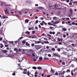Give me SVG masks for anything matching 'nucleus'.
<instances>
[{"mask_svg":"<svg viewBox=\"0 0 77 77\" xmlns=\"http://www.w3.org/2000/svg\"><path fill=\"white\" fill-rule=\"evenodd\" d=\"M35 47L38 50L42 48V46L41 45H36Z\"/></svg>","mask_w":77,"mask_h":77,"instance_id":"f257e3e1","label":"nucleus"},{"mask_svg":"<svg viewBox=\"0 0 77 77\" xmlns=\"http://www.w3.org/2000/svg\"><path fill=\"white\" fill-rule=\"evenodd\" d=\"M3 27H1L0 29V34L2 35V33L3 32Z\"/></svg>","mask_w":77,"mask_h":77,"instance_id":"f03ea898","label":"nucleus"},{"mask_svg":"<svg viewBox=\"0 0 77 77\" xmlns=\"http://www.w3.org/2000/svg\"><path fill=\"white\" fill-rule=\"evenodd\" d=\"M5 14H9L8 9H6V10H5Z\"/></svg>","mask_w":77,"mask_h":77,"instance_id":"7ed1b4c3","label":"nucleus"},{"mask_svg":"<svg viewBox=\"0 0 77 77\" xmlns=\"http://www.w3.org/2000/svg\"><path fill=\"white\" fill-rule=\"evenodd\" d=\"M8 56L11 57H14V55L13 54H11L9 55Z\"/></svg>","mask_w":77,"mask_h":77,"instance_id":"20e7f679","label":"nucleus"},{"mask_svg":"<svg viewBox=\"0 0 77 77\" xmlns=\"http://www.w3.org/2000/svg\"><path fill=\"white\" fill-rule=\"evenodd\" d=\"M42 42V41H35V44H39V43H40Z\"/></svg>","mask_w":77,"mask_h":77,"instance_id":"39448f33","label":"nucleus"},{"mask_svg":"<svg viewBox=\"0 0 77 77\" xmlns=\"http://www.w3.org/2000/svg\"><path fill=\"white\" fill-rule=\"evenodd\" d=\"M65 72H66L65 71H63V72H62L60 73L59 74V75H63L65 74Z\"/></svg>","mask_w":77,"mask_h":77,"instance_id":"423d86ee","label":"nucleus"},{"mask_svg":"<svg viewBox=\"0 0 77 77\" xmlns=\"http://www.w3.org/2000/svg\"><path fill=\"white\" fill-rule=\"evenodd\" d=\"M53 56H56V57L59 56L58 54L57 53H53Z\"/></svg>","mask_w":77,"mask_h":77,"instance_id":"0eeeda50","label":"nucleus"},{"mask_svg":"<svg viewBox=\"0 0 77 77\" xmlns=\"http://www.w3.org/2000/svg\"><path fill=\"white\" fill-rule=\"evenodd\" d=\"M2 51L4 52V53L6 54L8 52V51L7 50H3Z\"/></svg>","mask_w":77,"mask_h":77,"instance_id":"6e6552de","label":"nucleus"},{"mask_svg":"<svg viewBox=\"0 0 77 77\" xmlns=\"http://www.w3.org/2000/svg\"><path fill=\"white\" fill-rule=\"evenodd\" d=\"M70 16L71 17V16H72V9H70Z\"/></svg>","mask_w":77,"mask_h":77,"instance_id":"1a4fd4ad","label":"nucleus"},{"mask_svg":"<svg viewBox=\"0 0 77 77\" xmlns=\"http://www.w3.org/2000/svg\"><path fill=\"white\" fill-rule=\"evenodd\" d=\"M29 56H30V58H31L32 60H34V58L31 54H29Z\"/></svg>","mask_w":77,"mask_h":77,"instance_id":"9d476101","label":"nucleus"},{"mask_svg":"<svg viewBox=\"0 0 77 77\" xmlns=\"http://www.w3.org/2000/svg\"><path fill=\"white\" fill-rule=\"evenodd\" d=\"M37 37L36 35H33V36L31 37V38L34 39V38H37Z\"/></svg>","mask_w":77,"mask_h":77,"instance_id":"9b49d317","label":"nucleus"},{"mask_svg":"<svg viewBox=\"0 0 77 77\" xmlns=\"http://www.w3.org/2000/svg\"><path fill=\"white\" fill-rule=\"evenodd\" d=\"M29 20L28 19H26L25 20V23H28L29 22Z\"/></svg>","mask_w":77,"mask_h":77,"instance_id":"f8f14e48","label":"nucleus"},{"mask_svg":"<svg viewBox=\"0 0 77 77\" xmlns=\"http://www.w3.org/2000/svg\"><path fill=\"white\" fill-rule=\"evenodd\" d=\"M25 33L26 34H27L28 35H29L30 34V32L29 31H26L25 32Z\"/></svg>","mask_w":77,"mask_h":77,"instance_id":"ddd939ff","label":"nucleus"},{"mask_svg":"<svg viewBox=\"0 0 77 77\" xmlns=\"http://www.w3.org/2000/svg\"><path fill=\"white\" fill-rule=\"evenodd\" d=\"M38 8L41 9H44L43 7H38Z\"/></svg>","mask_w":77,"mask_h":77,"instance_id":"4468645a","label":"nucleus"},{"mask_svg":"<svg viewBox=\"0 0 77 77\" xmlns=\"http://www.w3.org/2000/svg\"><path fill=\"white\" fill-rule=\"evenodd\" d=\"M37 69L39 70H41L42 69V67L40 66H38L37 67Z\"/></svg>","mask_w":77,"mask_h":77,"instance_id":"2eb2a0df","label":"nucleus"},{"mask_svg":"<svg viewBox=\"0 0 77 77\" xmlns=\"http://www.w3.org/2000/svg\"><path fill=\"white\" fill-rule=\"evenodd\" d=\"M71 74L72 76H74V73L73 72V70L71 71Z\"/></svg>","mask_w":77,"mask_h":77,"instance_id":"dca6fc26","label":"nucleus"},{"mask_svg":"<svg viewBox=\"0 0 77 77\" xmlns=\"http://www.w3.org/2000/svg\"><path fill=\"white\" fill-rule=\"evenodd\" d=\"M28 29L29 30H31L32 29L33 30L34 29V28L33 27H32V28L31 27L29 28V29Z\"/></svg>","mask_w":77,"mask_h":77,"instance_id":"f3484780","label":"nucleus"},{"mask_svg":"<svg viewBox=\"0 0 77 77\" xmlns=\"http://www.w3.org/2000/svg\"><path fill=\"white\" fill-rule=\"evenodd\" d=\"M51 72L52 73H54V71L52 69H51Z\"/></svg>","mask_w":77,"mask_h":77,"instance_id":"a211bd4d","label":"nucleus"},{"mask_svg":"<svg viewBox=\"0 0 77 77\" xmlns=\"http://www.w3.org/2000/svg\"><path fill=\"white\" fill-rule=\"evenodd\" d=\"M62 30H63V31H66L67 30V29H66V28H63V29H62Z\"/></svg>","mask_w":77,"mask_h":77,"instance_id":"6ab92c4d","label":"nucleus"},{"mask_svg":"<svg viewBox=\"0 0 77 77\" xmlns=\"http://www.w3.org/2000/svg\"><path fill=\"white\" fill-rule=\"evenodd\" d=\"M26 45L27 46H29L30 45L28 43V42H26Z\"/></svg>","mask_w":77,"mask_h":77,"instance_id":"aec40b11","label":"nucleus"},{"mask_svg":"<svg viewBox=\"0 0 77 77\" xmlns=\"http://www.w3.org/2000/svg\"><path fill=\"white\" fill-rule=\"evenodd\" d=\"M32 68L34 70H36L37 69V67L35 66L32 67Z\"/></svg>","mask_w":77,"mask_h":77,"instance_id":"412c9836","label":"nucleus"},{"mask_svg":"<svg viewBox=\"0 0 77 77\" xmlns=\"http://www.w3.org/2000/svg\"><path fill=\"white\" fill-rule=\"evenodd\" d=\"M42 23H44L45 25H46L47 24V23H45V22L44 21H42Z\"/></svg>","mask_w":77,"mask_h":77,"instance_id":"4be33fe9","label":"nucleus"},{"mask_svg":"<svg viewBox=\"0 0 77 77\" xmlns=\"http://www.w3.org/2000/svg\"><path fill=\"white\" fill-rule=\"evenodd\" d=\"M42 59H43V58L42 57H40L39 58V60L40 61H42Z\"/></svg>","mask_w":77,"mask_h":77,"instance_id":"5701e85b","label":"nucleus"},{"mask_svg":"<svg viewBox=\"0 0 77 77\" xmlns=\"http://www.w3.org/2000/svg\"><path fill=\"white\" fill-rule=\"evenodd\" d=\"M30 72H29V71H28L27 72V75L28 76H29V74H30Z\"/></svg>","mask_w":77,"mask_h":77,"instance_id":"b1692460","label":"nucleus"},{"mask_svg":"<svg viewBox=\"0 0 77 77\" xmlns=\"http://www.w3.org/2000/svg\"><path fill=\"white\" fill-rule=\"evenodd\" d=\"M70 72V70L69 69L67 70L66 72L69 73V72Z\"/></svg>","mask_w":77,"mask_h":77,"instance_id":"393cba45","label":"nucleus"},{"mask_svg":"<svg viewBox=\"0 0 77 77\" xmlns=\"http://www.w3.org/2000/svg\"><path fill=\"white\" fill-rule=\"evenodd\" d=\"M73 3L74 4H77V1H73Z\"/></svg>","mask_w":77,"mask_h":77,"instance_id":"a878e982","label":"nucleus"},{"mask_svg":"<svg viewBox=\"0 0 77 77\" xmlns=\"http://www.w3.org/2000/svg\"><path fill=\"white\" fill-rule=\"evenodd\" d=\"M44 43L45 44H48L49 43V42L48 41H44Z\"/></svg>","mask_w":77,"mask_h":77,"instance_id":"bb28decb","label":"nucleus"},{"mask_svg":"<svg viewBox=\"0 0 77 77\" xmlns=\"http://www.w3.org/2000/svg\"><path fill=\"white\" fill-rule=\"evenodd\" d=\"M0 45H1V46H0L1 48H2L3 47V45L2 44H1Z\"/></svg>","mask_w":77,"mask_h":77,"instance_id":"cd10ccee","label":"nucleus"},{"mask_svg":"<svg viewBox=\"0 0 77 77\" xmlns=\"http://www.w3.org/2000/svg\"><path fill=\"white\" fill-rule=\"evenodd\" d=\"M22 43L23 44H25L26 43V41L24 40H23L22 42Z\"/></svg>","mask_w":77,"mask_h":77,"instance_id":"c85d7f7f","label":"nucleus"},{"mask_svg":"<svg viewBox=\"0 0 77 77\" xmlns=\"http://www.w3.org/2000/svg\"><path fill=\"white\" fill-rule=\"evenodd\" d=\"M2 18L3 19H5L6 18H8V17H5V16H2Z\"/></svg>","mask_w":77,"mask_h":77,"instance_id":"c756f323","label":"nucleus"},{"mask_svg":"<svg viewBox=\"0 0 77 77\" xmlns=\"http://www.w3.org/2000/svg\"><path fill=\"white\" fill-rule=\"evenodd\" d=\"M59 23V22L58 21H57V22L55 21V22H54V23H53L55 24H56L57 23Z\"/></svg>","mask_w":77,"mask_h":77,"instance_id":"7c9ffc66","label":"nucleus"},{"mask_svg":"<svg viewBox=\"0 0 77 77\" xmlns=\"http://www.w3.org/2000/svg\"><path fill=\"white\" fill-rule=\"evenodd\" d=\"M2 42L5 44H7V42H6L5 41H2Z\"/></svg>","mask_w":77,"mask_h":77,"instance_id":"2f4dec72","label":"nucleus"},{"mask_svg":"<svg viewBox=\"0 0 77 77\" xmlns=\"http://www.w3.org/2000/svg\"><path fill=\"white\" fill-rule=\"evenodd\" d=\"M5 5L7 6H11V5H9V4H5Z\"/></svg>","mask_w":77,"mask_h":77,"instance_id":"473e14b6","label":"nucleus"},{"mask_svg":"<svg viewBox=\"0 0 77 77\" xmlns=\"http://www.w3.org/2000/svg\"><path fill=\"white\" fill-rule=\"evenodd\" d=\"M60 11H59L58 12H57V14L58 15H60Z\"/></svg>","mask_w":77,"mask_h":77,"instance_id":"72a5a7b5","label":"nucleus"},{"mask_svg":"<svg viewBox=\"0 0 77 77\" xmlns=\"http://www.w3.org/2000/svg\"><path fill=\"white\" fill-rule=\"evenodd\" d=\"M60 34V32H58L57 33V34H56V36H58V34Z\"/></svg>","mask_w":77,"mask_h":77,"instance_id":"f704fd0d","label":"nucleus"},{"mask_svg":"<svg viewBox=\"0 0 77 77\" xmlns=\"http://www.w3.org/2000/svg\"><path fill=\"white\" fill-rule=\"evenodd\" d=\"M62 64L63 65H65V62H63L62 63Z\"/></svg>","mask_w":77,"mask_h":77,"instance_id":"c9c22d12","label":"nucleus"},{"mask_svg":"<svg viewBox=\"0 0 77 77\" xmlns=\"http://www.w3.org/2000/svg\"><path fill=\"white\" fill-rule=\"evenodd\" d=\"M58 7V5L57 4H55L54 6L55 8H57Z\"/></svg>","mask_w":77,"mask_h":77,"instance_id":"e433bc0d","label":"nucleus"},{"mask_svg":"<svg viewBox=\"0 0 77 77\" xmlns=\"http://www.w3.org/2000/svg\"><path fill=\"white\" fill-rule=\"evenodd\" d=\"M47 36H49L50 37H51V36L50 34H47Z\"/></svg>","mask_w":77,"mask_h":77,"instance_id":"4c0bfd02","label":"nucleus"},{"mask_svg":"<svg viewBox=\"0 0 77 77\" xmlns=\"http://www.w3.org/2000/svg\"><path fill=\"white\" fill-rule=\"evenodd\" d=\"M52 51H54L55 50V49L54 48H52L51 49Z\"/></svg>","mask_w":77,"mask_h":77,"instance_id":"58836bf2","label":"nucleus"},{"mask_svg":"<svg viewBox=\"0 0 77 77\" xmlns=\"http://www.w3.org/2000/svg\"><path fill=\"white\" fill-rule=\"evenodd\" d=\"M38 21H38V20H36V21H35V24H36V23H38Z\"/></svg>","mask_w":77,"mask_h":77,"instance_id":"ea45409f","label":"nucleus"},{"mask_svg":"<svg viewBox=\"0 0 77 77\" xmlns=\"http://www.w3.org/2000/svg\"><path fill=\"white\" fill-rule=\"evenodd\" d=\"M53 19L54 20H56V17H53Z\"/></svg>","mask_w":77,"mask_h":77,"instance_id":"a19ab883","label":"nucleus"},{"mask_svg":"<svg viewBox=\"0 0 77 77\" xmlns=\"http://www.w3.org/2000/svg\"><path fill=\"white\" fill-rule=\"evenodd\" d=\"M10 44H13L14 43V42L13 41H11L10 42Z\"/></svg>","mask_w":77,"mask_h":77,"instance_id":"79ce46f5","label":"nucleus"},{"mask_svg":"<svg viewBox=\"0 0 77 77\" xmlns=\"http://www.w3.org/2000/svg\"><path fill=\"white\" fill-rule=\"evenodd\" d=\"M57 51L59 52H60L61 51V50L60 48H58Z\"/></svg>","mask_w":77,"mask_h":77,"instance_id":"37998d69","label":"nucleus"},{"mask_svg":"<svg viewBox=\"0 0 77 77\" xmlns=\"http://www.w3.org/2000/svg\"><path fill=\"white\" fill-rule=\"evenodd\" d=\"M44 60H47L48 59V58H47L46 57H44Z\"/></svg>","mask_w":77,"mask_h":77,"instance_id":"c03bdc74","label":"nucleus"},{"mask_svg":"<svg viewBox=\"0 0 77 77\" xmlns=\"http://www.w3.org/2000/svg\"><path fill=\"white\" fill-rule=\"evenodd\" d=\"M16 73L15 72L13 73V74H12V75L15 76V75Z\"/></svg>","mask_w":77,"mask_h":77,"instance_id":"a18cd8bd","label":"nucleus"},{"mask_svg":"<svg viewBox=\"0 0 77 77\" xmlns=\"http://www.w3.org/2000/svg\"><path fill=\"white\" fill-rule=\"evenodd\" d=\"M23 74H27V73L25 71H24L23 72Z\"/></svg>","mask_w":77,"mask_h":77,"instance_id":"49530a36","label":"nucleus"},{"mask_svg":"<svg viewBox=\"0 0 77 77\" xmlns=\"http://www.w3.org/2000/svg\"><path fill=\"white\" fill-rule=\"evenodd\" d=\"M35 31H33L32 32V33L33 34H34L35 33Z\"/></svg>","mask_w":77,"mask_h":77,"instance_id":"de8ad7c7","label":"nucleus"},{"mask_svg":"<svg viewBox=\"0 0 77 77\" xmlns=\"http://www.w3.org/2000/svg\"><path fill=\"white\" fill-rule=\"evenodd\" d=\"M40 24L42 26H43L44 25L43 23H41Z\"/></svg>","mask_w":77,"mask_h":77,"instance_id":"09e8293b","label":"nucleus"},{"mask_svg":"<svg viewBox=\"0 0 77 77\" xmlns=\"http://www.w3.org/2000/svg\"><path fill=\"white\" fill-rule=\"evenodd\" d=\"M55 75H58V73L57 72H56L55 73Z\"/></svg>","mask_w":77,"mask_h":77,"instance_id":"8fccbe9b","label":"nucleus"},{"mask_svg":"<svg viewBox=\"0 0 77 77\" xmlns=\"http://www.w3.org/2000/svg\"><path fill=\"white\" fill-rule=\"evenodd\" d=\"M58 46L56 45V46H55L54 48H58Z\"/></svg>","mask_w":77,"mask_h":77,"instance_id":"3c124183","label":"nucleus"},{"mask_svg":"<svg viewBox=\"0 0 77 77\" xmlns=\"http://www.w3.org/2000/svg\"><path fill=\"white\" fill-rule=\"evenodd\" d=\"M23 37H21L19 38V39H23Z\"/></svg>","mask_w":77,"mask_h":77,"instance_id":"603ef678","label":"nucleus"},{"mask_svg":"<svg viewBox=\"0 0 77 77\" xmlns=\"http://www.w3.org/2000/svg\"><path fill=\"white\" fill-rule=\"evenodd\" d=\"M63 38H66V35L64 34L63 35Z\"/></svg>","mask_w":77,"mask_h":77,"instance_id":"864d4df0","label":"nucleus"},{"mask_svg":"<svg viewBox=\"0 0 77 77\" xmlns=\"http://www.w3.org/2000/svg\"><path fill=\"white\" fill-rule=\"evenodd\" d=\"M49 7H52V5H51V4H49Z\"/></svg>","mask_w":77,"mask_h":77,"instance_id":"5fc2aeb1","label":"nucleus"},{"mask_svg":"<svg viewBox=\"0 0 77 77\" xmlns=\"http://www.w3.org/2000/svg\"><path fill=\"white\" fill-rule=\"evenodd\" d=\"M17 48H14V51H17Z\"/></svg>","mask_w":77,"mask_h":77,"instance_id":"6e6d98bb","label":"nucleus"},{"mask_svg":"<svg viewBox=\"0 0 77 77\" xmlns=\"http://www.w3.org/2000/svg\"><path fill=\"white\" fill-rule=\"evenodd\" d=\"M71 45L73 47H74V46H75V45L74 44H71Z\"/></svg>","mask_w":77,"mask_h":77,"instance_id":"4d7b16f0","label":"nucleus"},{"mask_svg":"<svg viewBox=\"0 0 77 77\" xmlns=\"http://www.w3.org/2000/svg\"><path fill=\"white\" fill-rule=\"evenodd\" d=\"M66 11H64V12H63V14H66Z\"/></svg>","mask_w":77,"mask_h":77,"instance_id":"13d9d810","label":"nucleus"},{"mask_svg":"<svg viewBox=\"0 0 77 77\" xmlns=\"http://www.w3.org/2000/svg\"><path fill=\"white\" fill-rule=\"evenodd\" d=\"M69 5H72V3L71 2H69Z\"/></svg>","mask_w":77,"mask_h":77,"instance_id":"bf43d9fd","label":"nucleus"},{"mask_svg":"<svg viewBox=\"0 0 77 77\" xmlns=\"http://www.w3.org/2000/svg\"><path fill=\"white\" fill-rule=\"evenodd\" d=\"M5 46L6 47H8V45H5Z\"/></svg>","mask_w":77,"mask_h":77,"instance_id":"052dcab7","label":"nucleus"},{"mask_svg":"<svg viewBox=\"0 0 77 77\" xmlns=\"http://www.w3.org/2000/svg\"><path fill=\"white\" fill-rule=\"evenodd\" d=\"M49 33H50V34H52V32H51V31Z\"/></svg>","mask_w":77,"mask_h":77,"instance_id":"680f3d73","label":"nucleus"},{"mask_svg":"<svg viewBox=\"0 0 77 77\" xmlns=\"http://www.w3.org/2000/svg\"><path fill=\"white\" fill-rule=\"evenodd\" d=\"M2 37H1L0 38V41L2 40Z\"/></svg>","mask_w":77,"mask_h":77,"instance_id":"e2e57ef3","label":"nucleus"},{"mask_svg":"<svg viewBox=\"0 0 77 77\" xmlns=\"http://www.w3.org/2000/svg\"><path fill=\"white\" fill-rule=\"evenodd\" d=\"M19 14L20 15L21 14V12L19 11Z\"/></svg>","mask_w":77,"mask_h":77,"instance_id":"0e129e2a","label":"nucleus"},{"mask_svg":"<svg viewBox=\"0 0 77 77\" xmlns=\"http://www.w3.org/2000/svg\"><path fill=\"white\" fill-rule=\"evenodd\" d=\"M34 44H32V45H31V46H34Z\"/></svg>","mask_w":77,"mask_h":77,"instance_id":"69168bd1","label":"nucleus"},{"mask_svg":"<svg viewBox=\"0 0 77 77\" xmlns=\"http://www.w3.org/2000/svg\"><path fill=\"white\" fill-rule=\"evenodd\" d=\"M66 77H71L70 75H68V76H66Z\"/></svg>","mask_w":77,"mask_h":77,"instance_id":"338daca9","label":"nucleus"},{"mask_svg":"<svg viewBox=\"0 0 77 77\" xmlns=\"http://www.w3.org/2000/svg\"><path fill=\"white\" fill-rule=\"evenodd\" d=\"M48 56L50 57H51V55L50 54H48Z\"/></svg>","mask_w":77,"mask_h":77,"instance_id":"774afa93","label":"nucleus"}]
</instances>
